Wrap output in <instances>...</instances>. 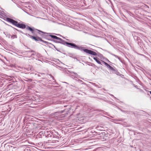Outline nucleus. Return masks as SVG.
<instances>
[{
	"mask_svg": "<svg viewBox=\"0 0 151 151\" xmlns=\"http://www.w3.org/2000/svg\"><path fill=\"white\" fill-rule=\"evenodd\" d=\"M50 36L53 39H56L58 40H60L61 39L58 37L57 36H55V35H50Z\"/></svg>",
	"mask_w": 151,
	"mask_h": 151,
	"instance_id": "obj_6",
	"label": "nucleus"
},
{
	"mask_svg": "<svg viewBox=\"0 0 151 151\" xmlns=\"http://www.w3.org/2000/svg\"><path fill=\"white\" fill-rule=\"evenodd\" d=\"M83 50L85 52L91 55H97V54L95 52L91 51V50L85 49H83Z\"/></svg>",
	"mask_w": 151,
	"mask_h": 151,
	"instance_id": "obj_3",
	"label": "nucleus"
},
{
	"mask_svg": "<svg viewBox=\"0 0 151 151\" xmlns=\"http://www.w3.org/2000/svg\"><path fill=\"white\" fill-rule=\"evenodd\" d=\"M66 44L67 45V46L69 47H73L74 48L77 49H79V47L78 46L73 43L66 42Z\"/></svg>",
	"mask_w": 151,
	"mask_h": 151,
	"instance_id": "obj_2",
	"label": "nucleus"
},
{
	"mask_svg": "<svg viewBox=\"0 0 151 151\" xmlns=\"http://www.w3.org/2000/svg\"><path fill=\"white\" fill-rule=\"evenodd\" d=\"M93 58L98 64H101V62L99 60L98 58L94 57Z\"/></svg>",
	"mask_w": 151,
	"mask_h": 151,
	"instance_id": "obj_7",
	"label": "nucleus"
},
{
	"mask_svg": "<svg viewBox=\"0 0 151 151\" xmlns=\"http://www.w3.org/2000/svg\"><path fill=\"white\" fill-rule=\"evenodd\" d=\"M150 94H151V91H150Z\"/></svg>",
	"mask_w": 151,
	"mask_h": 151,
	"instance_id": "obj_9",
	"label": "nucleus"
},
{
	"mask_svg": "<svg viewBox=\"0 0 151 151\" xmlns=\"http://www.w3.org/2000/svg\"><path fill=\"white\" fill-rule=\"evenodd\" d=\"M30 37L32 39L34 40L35 41H42V40L41 38L39 37H35L34 36H31Z\"/></svg>",
	"mask_w": 151,
	"mask_h": 151,
	"instance_id": "obj_5",
	"label": "nucleus"
},
{
	"mask_svg": "<svg viewBox=\"0 0 151 151\" xmlns=\"http://www.w3.org/2000/svg\"><path fill=\"white\" fill-rule=\"evenodd\" d=\"M102 62H103V63H104V64L105 65H106L108 68H109L111 69L112 68L110 65H109V64H108L106 63L104 61H102Z\"/></svg>",
	"mask_w": 151,
	"mask_h": 151,
	"instance_id": "obj_8",
	"label": "nucleus"
},
{
	"mask_svg": "<svg viewBox=\"0 0 151 151\" xmlns=\"http://www.w3.org/2000/svg\"><path fill=\"white\" fill-rule=\"evenodd\" d=\"M26 29H27V30H29L32 33H34V31H35V30H37V31H39V32H40L42 33H43V32L41 31H40L39 30H38L37 29H35L34 28H31L29 27H27V28H26Z\"/></svg>",
	"mask_w": 151,
	"mask_h": 151,
	"instance_id": "obj_4",
	"label": "nucleus"
},
{
	"mask_svg": "<svg viewBox=\"0 0 151 151\" xmlns=\"http://www.w3.org/2000/svg\"><path fill=\"white\" fill-rule=\"evenodd\" d=\"M6 20L7 21L12 23L14 25L19 28L24 29H25L26 27V26L25 24H23L19 23L17 21L14 20L12 19L7 18L6 19Z\"/></svg>",
	"mask_w": 151,
	"mask_h": 151,
	"instance_id": "obj_1",
	"label": "nucleus"
}]
</instances>
